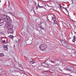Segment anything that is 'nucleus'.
<instances>
[{
  "mask_svg": "<svg viewBox=\"0 0 76 76\" xmlns=\"http://www.w3.org/2000/svg\"><path fill=\"white\" fill-rule=\"evenodd\" d=\"M46 47V46L44 44H42L39 46L40 50L42 51H43L44 53H46V50L45 49Z\"/></svg>",
  "mask_w": 76,
  "mask_h": 76,
  "instance_id": "obj_1",
  "label": "nucleus"
},
{
  "mask_svg": "<svg viewBox=\"0 0 76 76\" xmlns=\"http://www.w3.org/2000/svg\"><path fill=\"white\" fill-rule=\"evenodd\" d=\"M61 42L63 45L65 47H67V46H68V44H67V43L64 41L62 40L61 41Z\"/></svg>",
  "mask_w": 76,
  "mask_h": 76,
  "instance_id": "obj_2",
  "label": "nucleus"
},
{
  "mask_svg": "<svg viewBox=\"0 0 76 76\" xmlns=\"http://www.w3.org/2000/svg\"><path fill=\"white\" fill-rule=\"evenodd\" d=\"M5 20L7 22H10V21L11 20V19H10V17L8 16H7L5 19Z\"/></svg>",
  "mask_w": 76,
  "mask_h": 76,
  "instance_id": "obj_3",
  "label": "nucleus"
},
{
  "mask_svg": "<svg viewBox=\"0 0 76 76\" xmlns=\"http://www.w3.org/2000/svg\"><path fill=\"white\" fill-rule=\"evenodd\" d=\"M10 23L9 22L7 23H6L5 25L6 26H7V28H9V26H10V25H11Z\"/></svg>",
  "mask_w": 76,
  "mask_h": 76,
  "instance_id": "obj_4",
  "label": "nucleus"
},
{
  "mask_svg": "<svg viewBox=\"0 0 76 76\" xmlns=\"http://www.w3.org/2000/svg\"><path fill=\"white\" fill-rule=\"evenodd\" d=\"M7 17V16H6L4 14H3L2 15V16H1L2 18H3V19H4V20H5L6 18Z\"/></svg>",
  "mask_w": 76,
  "mask_h": 76,
  "instance_id": "obj_5",
  "label": "nucleus"
},
{
  "mask_svg": "<svg viewBox=\"0 0 76 76\" xmlns=\"http://www.w3.org/2000/svg\"><path fill=\"white\" fill-rule=\"evenodd\" d=\"M8 31L9 32L10 34H12V33H13V31L12 28L11 29H9L8 30Z\"/></svg>",
  "mask_w": 76,
  "mask_h": 76,
  "instance_id": "obj_6",
  "label": "nucleus"
},
{
  "mask_svg": "<svg viewBox=\"0 0 76 76\" xmlns=\"http://www.w3.org/2000/svg\"><path fill=\"white\" fill-rule=\"evenodd\" d=\"M3 48H4L5 50H7V46L4 45L3 46Z\"/></svg>",
  "mask_w": 76,
  "mask_h": 76,
  "instance_id": "obj_7",
  "label": "nucleus"
},
{
  "mask_svg": "<svg viewBox=\"0 0 76 76\" xmlns=\"http://www.w3.org/2000/svg\"><path fill=\"white\" fill-rule=\"evenodd\" d=\"M4 22V20L3 19H0V23H3Z\"/></svg>",
  "mask_w": 76,
  "mask_h": 76,
  "instance_id": "obj_8",
  "label": "nucleus"
},
{
  "mask_svg": "<svg viewBox=\"0 0 76 76\" xmlns=\"http://www.w3.org/2000/svg\"><path fill=\"white\" fill-rule=\"evenodd\" d=\"M73 51H74L73 52V56H76V51H75L74 50H73Z\"/></svg>",
  "mask_w": 76,
  "mask_h": 76,
  "instance_id": "obj_9",
  "label": "nucleus"
},
{
  "mask_svg": "<svg viewBox=\"0 0 76 76\" xmlns=\"http://www.w3.org/2000/svg\"><path fill=\"white\" fill-rule=\"evenodd\" d=\"M71 72L72 73H76V70L75 69H71Z\"/></svg>",
  "mask_w": 76,
  "mask_h": 76,
  "instance_id": "obj_10",
  "label": "nucleus"
},
{
  "mask_svg": "<svg viewBox=\"0 0 76 76\" xmlns=\"http://www.w3.org/2000/svg\"><path fill=\"white\" fill-rule=\"evenodd\" d=\"M59 7H60V8L61 9H64V7H63L61 6V4H59Z\"/></svg>",
  "mask_w": 76,
  "mask_h": 76,
  "instance_id": "obj_11",
  "label": "nucleus"
},
{
  "mask_svg": "<svg viewBox=\"0 0 76 76\" xmlns=\"http://www.w3.org/2000/svg\"><path fill=\"white\" fill-rule=\"evenodd\" d=\"M9 26V28H8V29H12V28H13V26H12V25L11 24L10 26Z\"/></svg>",
  "mask_w": 76,
  "mask_h": 76,
  "instance_id": "obj_12",
  "label": "nucleus"
},
{
  "mask_svg": "<svg viewBox=\"0 0 76 76\" xmlns=\"http://www.w3.org/2000/svg\"><path fill=\"white\" fill-rule=\"evenodd\" d=\"M66 69L68 71H69V72H70V71L71 72V71H72V69H70L68 68H66Z\"/></svg>",
  "mask_w": 76,
  "mask_h": 76,
  "instance_id": "obj_13",
  "label": "nucleus"
},
{
  "mask_svg": "<svg viewBox=\"0 0 76 76\" xmlns=\"http://www.w3.org/2000/svg\"><path fill=\"white\" fill-rule=\"evenodd\" d=\"M2 42L3 43H8L9 42H6V41L5 40H4L2 41Z\"/></svg>",
  "mask_w": 76,
  "mask_h": 76,
  "instance_id": "obj_14",
  "label": "nucleus"
},
{
  "mask_svg": "<svg viewBox=\"0 0 76 76\" xmlns=\"http://www.w3.org/2000/svg\"><path fill=\"white\" fill-rule=\"evenodd\" d=\"M4 56V54L3 53H0V57H3V56Z\"/></svg>",
  "mask_w": 76,
  "mask_h": 76,
  "instance_id": "obj_15",
  "label": "nucleus"
},
{
  "mask_svg": "<svg viewBox=\"0 0 76 76\" xmlns=\"http://www.w3.org/2000/svg\"><path fill=\"white\" fill-rule=\"evenodd\" d=\"M13 35H10V39H13Z\"/></svg>",
  "mask_w": 76,
  "mask_h": 76,
  "instance_id": "obj_16",
  "label": "nucleus"
},
{
  "mask_svg": "<svg viewBox=\"0 0 76 76\" xmlns=\"http://www.w3.org/2000/svg\"><path fill=\"white\" fill-rule=\"evenodd\" d=\"M30 63H31V64H34L35 63V61H31L30 62Z\"/></svg>",
  "mask_w": 76,
  "mask_h": 76,
  "instance_id": "obj_17",
  "label": "nucleus"
},
{
  "mask_svg": "<svg viewBox=\"0 0 76 76\" xmlns=\"http://www.w3.org/2000/svg\"><path fill=\"white\" fill-rule=\"evenodd\" d=\"M53 23L54 24H57V21H56V20H54Z\"/></svg>",
  "mask_w": 76,
  "mask_h": 76,
  "instance_id": "obj_18",
  "label": "nucleus"
},
{
  "mask_svg": "<svg viewBox=\"0 0 76 76\" xmlns=\"http://www.w3.org/2000/svg\"><path fill=\"white\" fill-rule=\"evenodd\" d=\"M61 23L62 26H63V25H64V24H65V23H63V22H61Z\"/></svg>",
  "mask_w": 76,
  "mask_h": 76,
  "instance_id": "obj_19",
  "label": "nucleus"
},
{
  "mask_svg": "<svg viewBox=\"0 0 76 76\" xmlns=\"http://www.w3.org/2000/svg\"><path fill=\"white\" fill-rule=\"evenodd\" d=\"M54 18L52 17V19H55L56 18V16L55 15H53Z\"/></svg>",
  "mask_w": 76,
  "mask_h": 76,
  "instance_id": "obj_20",
  "label": "nucleus"
},
{
  "mask_svg": "<svg viewBox=\"0 0 76 76\" xmlns=\"http://www.w3.org/2000/svg\"><path fill=\"white\" fill-rule=\"evenodd\" d=\"M51 63H54V62L53 61H50Z\"/></svg>",
  "mask_w": 76,
  "mask_h": 76,
  "instance_id": "obj_21",
  "label": "nucleus"
},
{
  "mask_svg": "<svg viewBox=\"0 0 76 76\" xmlns=\"http://www.w3.org/2000/svg\"><path fill=\"white\" fill-rule=\"evenodd\" d=\"M39 7L40 8H41V7H42L43 8V6H40L39 5Z\"/></svg>",
  "mask_w": 76,
  "mask_h": 76,
  "instance_id": "obj_22",
  "label": "nucleus"
},
{
  "mask_svg": "<svg viewBox=\"0 0 76 76\" xmlns=\"http://www.w3.org/2000/svg\"><path fill=\"white\" fill-rule=\"evenodd\" d=\"M43 31H44L45 33V29H43V30H42Z\"/></svg>",
  "mask_w": 76,
  "mask_h": 76,
  "instance_id": "obj_23",
  "label": "nucleus"
},
{
  "mask_svg": "<svg viewBox=\"0 0 76 76\" xmlns=\"http://www.w3.org/2000/svg\"><path fill=\"white\" fill-rule=\"evenodd\" d=\"M12 72L13 73H15V72H16V70L14 71H12Z\"/></svg>",
  "mask_w": 76,
  "mask_h": 76,
  "instance_id": "obj_24",
  "label": "nucleus"
},
{
  "mask_svg": "<svg viewBox=\"0 0 76 76\" xmlns=\"http://www.w3.org/2000/svg\"><path fill=\"white\" fill-rule=\"evenodd\" d=\"M39 27L40 28H41V25H39Z\"/></svg>",
  "mask_w": 76,
  "mask_h": 76,
  "instance_id": "obj_25",
  "label": "nucleus"
},
{
  "mask_svg": "<svg viewBox=\"0 0 76 76\" xmlns=\"http://www.w3.org/2000/svg\"><path fill=\"white\" fill-rule=\"evenodd\" d=\"M64 9H65V10H66V11H67V9H66V8H64Z\"/></svg>",
  "mask_w": 76,
  "mask_h": 76,
  "instance_id": "obj_26",
  "label": "nucleus"
},
{
  "mask_svg": "<svg viewBox=\"0 0 76 76\" xmlns=\"http://www.w3.org/2000/svg\"><path fill=\"white\" fill-rule=\"evenodd\" d=\"M23 68L21 67V70H23Z\"/></svg>",
  "mask_w": 76,
  "mask_h": 76,
  "instance_id": "obj_27",
  "label": "nucleus"
},
{
  "mask_svg": "<svg viewBox=\"0 0 76 76\" xmlns=\"http://www.w3.org/2000/svg\"><path fill=\"white\" fill-rule=\"evenodd\" d=\"M42 29H44V28L42 27H40Z\"/></svg>",
  "mask_w": 76,
  "mask_h": 76,
  "instance_id": "obj_28",
  "label": "nucleus"
},
{
  "mask_svg": "<svg viewBox=\"0 0 76 76\" xmlns=\"http://www.w3.org/2000/svg\"><path fill=\"white\" fill-rule=\"evenodd\" d=\"M8 2L9 3V5H10V2Z\"/></svg>",
  "mask_w": 76,
  "mask_h": 76,
  "instance_id": "obj_29",
  "label": "nucleus"
},
{
  "mask_svg": "<svg viewBox=\"0 0 76 76\" xmlns=\"http://www.w3.org/2000/svg\"><path fill=\"white\" fill-rule=\"evenodd\" d=\"M67 67H70V66H67Z\"/></svg>",
  "mask_w": 76,
  "mask_h": 76,
  "instance_id": "obj_30",
  "label": "nucleus"
},
{
  "mask_svg": "<svg viewBox=\"0 0 76 76\" xmlns=\"http://www.w3.org/2000/svg\"><path fill=\"white\" fill-rule=\"evenodd\" d=\"M72 20V21H73V22H74V20Z\"/></svg>",
  "mask_w": 76,
  "mask_h": 76,
  "instance_id": "obj_31",
  "label": "nucleus"
},
{
  "mask_svg": "<svg viewBox=\"0 0 76 76\" xmlns=\"http://www.w3.org/2000/svg\"><path fill=\"white\" fill-rule=\"evenodd\" d=\"M9 13L10 14H12V13L11 12H10Z\"/></svg>",
  "mask_w": 76,
  "mask_h": 76,
  "instance_id": "obj_32",
  "label": "nucleus"
},
{
  "mask_svg": "<svg viewBox=\"0 0 76 76\" xmlns=\"http://www.w3.org/2000/svg\"><path fill=\"white\" fill-rule=\"evenodd\" d=\"M76 34V32H75V34Z\"/></svg>",
  "mask_w": 76,
  "mask_h": 76,
  "instance_id": "obj_33",
  "label": "nucleus"
},
{
  "mask_svg": "<svg viewBox=\"0 0 76 76\" xmlns=\"http://www.w3.org/2000/svg\"><path fill=\"white\" fill-rule=\"evenodd\" d=\"M0 2H1V1L0 0Z\"/></svg>",
  "mask_w": 76,
  "mask_h": 76,
  "instance_id": "obj_34",
  "label": "nucleus"
},
{
  "mask_svg": "<svg viewBox=\"0 0 76 76\" xmlns=\"http://www.w3.org/2000/svg\"><path fill=\"white\" fill-rule=\"evenodd\" d=\"M14 47H15V45H14Z\"/></svg>",
  "mask_w": 76,
  "mask_h": 76,
  "instance_id": "obj_35",
  "label": "nucleus"
},
{
  "mask_svg": "<svg viewBox=\"0 0 76 76\" xmlns=\"http://www.w3.org/2000/svg\"><path fill=\"white\" fill-rule=\"evenodd\" d=\"M18 41H19V39H18Z\"/></svg>",
  "mask_w": 76,
  "mask_h": 76,
  "instance_id": "obj_36",
  "label": "nucleus"
},
{
  "mask_svg": "<svg viewBox=\"0 0 76 76\" xmlns=\"http://www.w3.org/2000/svg\"><path fill=\"white\" fill-rule=\"evenodd\" d=\"M26 44H27V43H26Z\"/></svg>",
  "mask_w": 76,
  "mask_h": 76,
  "instance_id": "obj_37",
  "label": "nucleus"
},
{
  "mask_svg": "<svg viewBox=\"0 0 76 76\" xmlns=\"http://www.w3.org/2000/svg\"><path fill=\"white\" fill-rule=\"evenodd\" d=\"M19 69H20V68H19Z\"/></svg>",
  "mask_w": 76,
  "mask_h": 76,
  "instance_id": "obj_38",
  "label": "nucleus"
}]
</instances>
